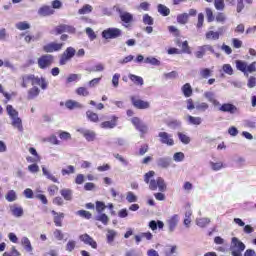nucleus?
<instances>
[{"instance_id":"6","label":"nucleus","mask_w":256,"mask_h":256,"mask_svg":"<svg viewBox=\"0 0 256 256\" xmlns=\"http://www.w3.org/2000/svg\"><path fill=\"white\" fill-rule=\"evenodd\" d=\"M123 32L119 28H107L102 31L103 39H117L121 37Z\"/></svg>"},{"instance_id":"64","label":"nucleus","mask_w":256,"mask_h":256,"mask_svg":"<svg viewBox=\"0 0 256 256\" xmlns=\"http://www.w3.org/2000/svg\"><path fill=\"white\" fill-rule=\"evenodd\" d=\"M59 137L63 141H69V139H71V134L69 132L62 131L60 132Z\"/></svg>"},{"instance_id":"14","label":"nucleus","mask_w":256,"mask_h":256,"mask_svg":"<svg viewBox=\"0 0 256 256\" xmlns=\"http://www.w3.org/2000/svg\"><path fill=\"white\" fill-rule=\"evenodd\" d=\"M57 35H61V33H70V35H74L77 33V29L74 26L62 24L56 27Z\"/></svg>"},{"instance_id":"35","label":"nucleus","mask_w":256,"mask_h":256,"mask_svg":"<svg viewBox=\"0 0 256 256\" xmlns=\"http://www.w3.org/2000/svg\"><path fill=\"white\" fill-rule=\"evenodd\" d=\"M86 116H87V119H89V121H92V123H98L99 122V115H97V113H95L91 110H88L86 112Z\"/></svg>"},{"instance_id":"19","label":"nucleus","mask_w":256,"mask_h":256,"mask_svg":"<svg viewBox=\"0 0 256 256\" xmlns=\"http://www.w3.org/2000/svg\"><path fill=\"white\" fill-rule=\"evenodd\" d=\"M219 111H222V113H230L231 115H235L238 109L231 103H224L220 106Z\"/></svg>"},{"instance_id":"48","label":"nucleus","mask_w":256,"mask_h":256,"mask_svg":"<svg viewBox=\"0 0 256 256\" xmlns=\"http://www.w3.org/2000/svg\"><path fill=\"white\" fill-rule=\"evenodd\" d=\"M256 72V62H252L250 65L246 66V77H249V73Z\"/></svg>"},{"instance_id":"44","label":"nucleus","mask_w":256,"mask_h":256,"mask_svg":"<svg viewBox=\"0 0 256 256\" xmlns=\"http://www.w3.org/2000/svg\"><path fill=\"white\" fill-rule=\"evenodd\" d=\"M93 11V6L86 4L81 9L78 10L79 15H87Z\"/></svg>"},{"instance_id":"36","label":"nucleus","mask_w":256,"mask_h":256,"mask_svg":"<svg viewBox=\"0 0 256 256\" xmlns=\"http://www.w3.org/2000/svg\"><path fill=\"white\" fill-rule=\"evenodd\" d=\"M187 121L189 125H201V123L203 122L201 117H193L191 115L187 116Z\"/></svg>"},{"instance_id":"50","label":"nucleus","mask_w":256,"mask_h":256,"mask_svg":"<svg viewBox=\"0 0 256 256\" xmlns=\"http://www.w3.org/2000/svg\"><path fill=\"white\" fill-rule=\"evenodd\" d=\"M76 215H79L80 217H83L84 219H91L92 215L91 212L87 210H79L76 212Z\"/></svg>"},{"instance_id":"40","label":"nucleus","mask_w":256,"mask_h":256,"mask_svg":"<svg viewBox=\"0 0 256 256\" xmlns=\"http://www.w3.org/2000/svg\"><path fill=\"white\" fill-rule=\"evenodd\" d=\"M209 223H211V219L209 218H197L196 219V225L198 227H207V225H209Z\"/></svg>"},{"instance_id":"12","label":"nucleus","mask_w":256,"mask_h":256,"mask_svg":"<svg viewBox=\"0 0 256 256\" xmlns=\"http://www.w3.org/2000/svg\"><path fill=\"white\" fill-rule=\"evenodd\" d=\"M121 21L125 24L124 26L127 27L130 23H133V14L129 12H125L120 8L116 9Z\"/></svg>"},{"instance_id":"61","label":"nucleus","mask_w":256,"mask_h":256,"mask_svg":"<svg viewBox=\"0 0 256 256\" xmlns=\"http://www.w3.org/2000/svg\"><path fill=\"white\" fill-rule=\"evenodd\" d=\"M77 79H81V75H79V74H70L67 77L66 82L67 83H73V81H77Z\"/></svg>"},{"instance_id":"58","label":"nucleus","mask_w":256,"mask_h":256,"mask_svg":"<svg viewBox=\"0 0 256 256\" xmlns=\"http://www.w3.org/2000/svg\"><path fill=\"white\" fill-rule=\"evenodd\" d=\"M104 209H107V206L105 205V203H103L101 201H97L96 202V211H97V213H103Z\"/></svg>"},{"instance_id":"23","label":"nucleus","mask_w":256,"mask_h":256,"mask_svg":"<svg viewBox=\"0 0 256 256\" xmlns=\"http://www.w3.org/2000/svg\"><path fill=\"white\" fill-rule=\"evenodd\" d=\"M116 237H117V231L109 228L106 229V241L109 245H112Z\"/></svg>"},{"instance_id":"15","label":"nucleus","mask_w":256,"mask_h":256,"mask_svg":"<svg viewBox=\"0 0 256 256\" xmlns=\"http://www.w3.org/2000/svg\"><path fill=\"white\" fill-rule=\"evenodd\" d=\"M78 133H81V135H83V137L86 139V141H95L97 134L95 133V131L89 130V129H85V128H79L77 129Z\"/></svg>"},{"instance_id":"10","label":"nucleus","mask_w":256,"mask_h":256,"mask_svg":"<svg viewBox=\"0 0 256 256\" xmlns=\"http://www.w3.org/2000/svg\"><path fill=\"white\" fill-rule=\"evenodd\" d=\"M207 51H209L210 53H215V49L213 48V46H211L209 44H205V45L198 47V50L194 53V55H195L196 59H203V57H205V53H207Z\"/></svg>"},{"instance_id":"33","label":"nucleus","mask_w":256,"mask_h":256,"mask_svg":"<svg viewBox=\"0 0 256 256\" xmlns=\"http://www.w3.org/2000/svg\"><path fill=\"white\" fill-rule=\"evenodd\" d=\"M177 23L179 25H187L189 23V14L188 13H182L177 16Z\"/></svg>"},{"instance_id":"11","label":"nucleus","mask_w":256,"mask_h":256,"mask_svg":"<svg viewBox=\"0 0 256 256\" xmlns=\"http://www.w3.org/2000/svg\"><path fill=\"white\" fill-rule=\"evenodd\" d=\"M158 137L163 145H168V147H173L175 145L173 136L167 132H159Z\"/></svg>"},{"instance_id":"21","label":"nucleus","mask_w":256,"mask_h":256,"mask_svg":"<svg viewBox=\"0 0 256 256\" xmlns=\"http://www.w3.org/2000/svg\"><path fill=\"white\" fill-rule=\"evenodd\" d=\"M52 215L54 216V224L56 227H63V219H65V214L63 212H56L55 210L51 211Z\"/></svg>"},{"instance_id":"45","label":"nucleus","mask_w":256,"mask_h":256,"mask_svg":"<svg viewBox=\"0 0 256 256\" xmlns=\"http://www.w3.org/2000/svg\"><path fill=\"white\" fill-rule=\"evenodd\" d=\"M144 63H147L149 65H156V66L161 65V61H159L155 57H147V58H145Z\"/></svg>"},{"instance_id":"60","label":"nucleus","mask_w":256,"mask_h":256,"mask_svg":"<svg viewBox=\"0 0 256 256\" xmlns=\"http://www.w3.org/2000/svg\"><path fill=\"white\" fill-rule=\"evenodd\" d=\"M53 235H54L55 239H57V241H63V237H65L63 232L59 229H56L53 232Z\"/></svg>"},{"instance_id":"51","label":"nucleus","mask_w":256,"mask_h":256,"mask_svg":"<svg viewBox=\"0 0 256 256\" xmlns=\"http://www.w3.org/2000/svg\"><path fill=\"white\" fill-rule=\"evenodd\" d=\"M76 93L77 95H80L82 97H88L89 95V90H87V88L85 87H79L77 90H76Z\"/></svg>"},{"instance_id":"18","label":"nucleus","mask_w":256,"mask_h":256,"mask_svg":"<svg viewBox=\"0 0 256 256\" xmlns=\"http://www.w3.org/2000/svg\"><path fill=\"white\" fill-rule=\"evenodd\" d=\"M80 241L85 243V245H90L92 249H97V242L89 236V234H82L79 236Z\"/></svg>"},{"instance_id":"62","label":"nucleus","mask_w":256,"mask_h":256,"mask_svg":"<svg viewBox=\"0 0 256 256\" xmlns=\"http://www.w3.org/2000/svg\"><path fill=\"white\" fill-rule=\"evenodd\" d=\"M247 87L249 89H253V87H256V78L255 76H250L247 82Z\"/></svg>"},{"instance_id":"8","label":"nucleus","mask_w":256,"mask_h":256,"mask_svg":"<svg viewBox=\"0 0 256 256\" xmlns=\"http://www.w3.org/2000/svg\"><path fill=\"white\" fill-rule=\"evenodd\" d=\"M131 123H132V125H134V127H136V129L139 132H141V137H143V135H145L149 132V127L147 126V124L142 122L138 117H133L131 119Z\"/></svg>"},{"instance_id":"20","label":"nucleus","mask_w":256,"mask_h":256,"mask_svg":"<svg viewBox=\"0 0 256 256\" xmlns=\"http://www.w3.org/2000/svg\"><path fill=\"white\" fill-rule=\"evenodd\" d=\"M119 118L117 116H112L111 121H105L100 124L101 129H115L117 127V121Z\"/></svg>"},{"instance_id":"5","label":"nucleus","mask_w":256,"mask_h":256,"mask_svg":"<svg viewBox=\"0 0 256 256\" xmlns=\"http://www.w3.org/2000/svg\"><path fill=\"white\" fill-rule=\"evenodd\" d=\"M226 31H227V27L222 26L218 28V31L210 30L206 32L205 37L207 41H219V38L221 37V35H223V33H225Z\"/></svg>"},{"instance_id":"53","label":"nucleus","mask_w":256,"mask_h":256,"mask_svg":"<svg viewBox=\"0 0 256 256\" xmlns=\"http://www.w3.org/2000/svg\"><path fill=\"white\" fill-rule=\"evenodd\" d=\"M173 159L177 162V163H181V161H183V159H185V154L183 152H176L173 155Z\"/></svg>"},{"instance_id":"57","label":"nucleus","mask_w":256,"mask_h":256,"mask_svg":"<svg viewBox=\"0 0 256 256\" xmlns=\"http://www.w3.org/2000/svg\"><path fill=\"white\" fill-rule=\"evenodd\" d=\"M204 21H205V15L203 13H199L198 22L196 24L197 29H201V27H203Z\"/></svg>"},{"instance_id":"1","label":"nucleus","mask_w":256,"mask_h":256,"mask_svg":"<svg viewBox=\"0 0 256 256\" xmlns=\"http://www.w3.org/2000/svg\"><path fill=\"white\" fill-rule=\"evenodd\" d=\"M155 177V171H149L144 175V181L149 185V189L151 191H157V189L163 193L167 191V184L165 183V179L162 177H158L156 180L153 179Z\"/></svg>"},{"instance_id":"52","label":"nucleus","mask_w":256,"mask_h":256,"mask_svg":"<svg viewBox=\"0 0 256 256\" xmlns=\"http://www.w3.org/2000/svg\"><path fill=\"white\" fill-rule=\"evenodd\" d=\"M126 200L128 203H137V196L133 192H128Z\"/></svg>"},{"instance_id":"16","label":"nucleus","mask_w":256,"mask_h":256,"mask_svg":"<svg viewBox=\"0 0 256 256\" xmlns=\"http://www.w3.org/2000/svg\"><path fill=\"white\" fill-rule=\"evenodd\" d=\"M63 43H55V42H51L45 46H43V51H45V53H53L55 51H61V49H63Z\"/></svg>"},{"instance_id":"56","label":"nucleus","mask_w":256,"mask_h":256,"mask_svg":"<svg viewBox=\"0 0 256 256\" xmlns=\"http://www.w3.org/2000/svg\"><path fill=\"white\" fill-rule=\"evenodd\" d=\"M76 245H77V242H75V240H69L68 243L66 244V251L71 253V251L75 249Z\"/></svg>"},{"instance_id":"47","label":"nucleus","mask_w":256,"mask_h":256,"mask_svg":"<svg viewBox=\"0 0 256 256\" xmlns=\"http://www.w3.org/2000/svg\"><path fill=\"white\" fill-rule=\"evenodd\" d=\"M214 6L217 11H223L225 9V0H214Z\"/></svg>"},{"instance_id":"22","label":"nucleus","mask_w":256,"mask_h":256,"mask_svg":"<svg viewBox=\"0 0 256 256\" xmlns=\"http://www.w3.org/2000/svg\"><path fill=\"white\" fill-rule=\"evenodd\" d=\"M55 13V10L51 8V6H43L38 10V15L41 17H47L49 15H53Z\"/></svg>"},{"instance_id":"4","label":"nucleus","mask_w":256,"mask_h":256,"mask_svg":"<svg viewBox=\"0 0 256 256\" xmlns=\"http://www.w3.org/2000/svg\"><path fill=\"white\" fill-rule=\"evenodd\" d=\"M230 251L232 256H243V251H245V245L240 241L239 238H232V245L230 247Z\"/></svg>"},{"instance_id":"38","label":"nucleus","mask_w":256,"mask_h":256,"mask_svg":"<svg viewBox=\"0 0 256 256\" xmlns=\"http://www.w3.org/2000/svg\"><path fill=\"white\" fill-rule=\"evenodd\" d=\"M15 27L19 31H27V29H31V24H29L27 21H23L16 23Z\"/></svg>"},{"instance_id":"41","label":"nucleus","mask_w":256,"mask_h":256,"mask_svg":"<svg viewBox=\"0 0 256 256\" xmlns=\"http://www.w3.org/2000/svg\"><path fill=\"white\" fill-rule=\"evenodd\" d=\"M96 221H100L103 225H109V216L105 213H100L96 216Z\"/></svg>"},{"instance_id":"39","label":"nucleus","mask_w":256,"mask_h":256,"mask_svg":"<svg viewBox=\"0 0 256 256\" xmlns=\"http://www.w3.org/2000/svg\"><path fill=\"white\" fill-rule=\"evenodd\" d=\"M42 173L45 177H47L50 181H53V183H59V180L47 170V168L42 167Z\"/></svg>"},{"instance_id":"46","label":"nucleus","mask_w":256,"mask_h":256,"mask_svg":"<svg viewBox=\"0 0 256 256\" xmlns=\"http://www.w3.org/2000/svg\"><path fill=\"white\" fill-rule=\"evenodd\" d=\"M6 201H9V203H13V201H17V194L15 193L14 190H10L6 194Z\"/></svg>"},{"instance_id":"59","label":"nucleus","mask_w":256,"mask_h":256,"mask_svg":"<svg viewBox=\"0 0 256 256\" xmlns=\"http://www.w3.org/2000/svg\"><path fill=\"white\" fill-rule=\"evenodd\" d=\"M86 34L88 35L89 39L91 41H95L97 39V35L95 34V31H93L91 28H86Z\"/></svg>"},{"instance_id":"25","label":"nucleus","mask_w":256,"mask_h":256,"mask_svg":"<svg viewBox=\"0 0 256 256\" xmlns=\"http://www.w3.org/2000/svg\"><path fill=\"white\" fill-rule=\"evenodd\" d=\"M39 93H41V90L37 86H33L28 90V96L27 99L31 101L32 99H35V97H39Z\"/></svg>"},{"instance_id":"32","label":"nucleus","mask_w":256,"mask_h":256,"mask_svg":"<svg viewBox=\"0 0 256 256\" xmlns=\"http://www.w3.org/2000/svg\"><path fill=\"white\" fill-rule=\"evenodd\" d=\"M128 77H129L130 81H132V83H134V85L143 86V84H144L143 77L137 76L135 74H129Z\"/></svg>"},{"instance_id":"27","label":"nucleus","mask_w":256,"mask_h":256,"mask_svg":"<svg viewBox=\"0 0 256 256\" xmlns=\"http://www.w3.org/2000/svg\"><path fill=\"white\" fill-rule=\"evenodd\" d=\"M60 195L65 199V201H73V190L71 189H62L60 190Z\"/></svg>"},{"instance_id":"49","label":"nucleus","mask_w":256,"mask_h":256,"mask_svg":"<svg viewBox=\"0 0 256 256\" xmlns=\"http://www.w3.org/2000/svg\"><path fill=\"white\" fill-rule=\"evenodd\" d=\"M61 173H62L63 176H65V175H72L73 173H75V166L69 165L67 167V169H62Z\"/></svg>"},{"instance_id":"9","label":"nucleus","mask_w":256,"mask_h":256,"mask_svg":"<svg viewBox=\"0 0 256 256\" xmlns=\"http://www.w3.org/2000/svg\"><path fill=\"white\" fill-rule=\"evenodd\" d=\"M53 61V55L45 54L38 59V67L40 69H47V67H51V65H53Z\"/></svg>"},{"instance_id":"2","label":"nucleus","mask_w":256,"mask_h":256,"mask_svg":"<svg viewBox=\"0 0 256 256\" xmlns=\"http://www.w3.org/2000/svg\"><path fill=\"white\" fill-rule=\"evenodd\" d=\"M31 83V85L33 87H35V85H39V87H41V89L45 90L47 89V87H49V82H47V79H45L44 77H35V75L33 74H26L24 76H22V87H24V89H27V87H29V84Z\"/></svg>"},{"instance_id":"54","label":"nucleus","mask_w":256,"mask_h":256,"mask_svg":"<svg viewBox=\"0 0 256 256\" xmlns=\"http://www.w3.org/2000/svg\"><path fill=\"white\" fill-rule=\"evenodd\" d=\"M206 17L208 23H212V21H215V16H213V10H211V8H206Z\"/></svg>"},{"instance_id":"31","label":"nucleus","mask_w":256,"mask_h":256,"mask_svg":"<svg viewBox=\"0 0 256 256\" xmlns=\"http://www.w3.org/2000/svg\"><path fill=\"white\" fill-rule=\"evenodd\" d=\"M21 245H23L25 251H27V253H31V251H33V246L31 245V241L29 240V238L27 237H23L21 239Z\"/></svg>"},{"instance_id":"26","label":"nucleus","mask_w":256,"mask_h":256,"mask_svg":"<svg viewBox=\"0 0 256 256\" xmlns=\"http://www.w3.org/2000/svg\"><path fill=\"white\" fill-rule=\"evenodd\" d=\"M65 107L67 109L73 110V109H83V105L75 100H68L65 103Z\"/></svg>"},{"instance_id":"17","label":"nucleus","mask_w":256,"mask_h":256,"mask_svg":"<svg viewBox=\"0 0 256 256\" xmlns=\"http://www.w3.org/2000/svg\"><path fill=\"white\" fill-rule=\"evenodd\" d=\"M131 102L136 109H149V107H151V104H149V102L141 99H136L135 96L131 97Z\"/></svg>"},{"instance_id":"34","label":"nucleus","mask_w":256,"mask_h":256,"mask_svg":"<svg viewBox=\"0 0 256 256\" xmlns=\"http://www.w3.org/2000/svg\"><path fill=\"white\" fill-rule=\"evenodd\" d=\"M177 135H178V139L184 145H189V143H191V138L189 136H187V134H185L183 132H178Z\"/></svg>"},{"instance_id":"29","label":"nucleus","mask_w":256,"mask_h":256,"mask_svg":"<svg viewBox=\"0 0 256 256\" xmlns=\"http://www.w3.org/2000/svg\"><path fill=\"white\" fill-rule=\"evenodd\" d=\"M181 91L184 95V97H191L193 95V88L191 87V84L186 83L182 86Z\"/></svg>"},{"instance_id":"63","label":"nucleus","mask_w":256,"mask_h":256,"mask_svg":"<svg viewBox=\"0 0 256 256\" xmlns=\"http://www.w3.org/2000/svg\"><path fill=\"white\" fill-rule=\"evenodd\" d=\"M222 69L227 75H233V67L230 64H224Z\"/></svg>"},{"instance_id":"55","label":"nucleus","mask_w":256,"mask_h":256,"mask_svg":"<svg viewBox=\"0 0 256 256\" xmlns=\"http://www.w3.org/2000/svg\"><path fill=\"white\" fill-rule=\"evenodd\" d=\"M143 23L144 25H153L154 23L153 17L149 16V14H144Z\"/></svg>"},{"instance_id":"7","label":"nucleus","mask_w":256,"mask_h":256,"mask_svg":"<svg viewBox=\"0 0 256 256\" xmlns=\"http://www.w3.org/2000/svg\"><path fill=\"white\" fill-rule=\"evenodd\" d=\"M75 53H77V51L75 50V48L73 47H68L62 54L61 58H60V65H67V63L69 61H71V59H73L75 57Z\"/></svg>"},{"instance_id":"28","label":"nucleus","mask_w":256,"mask_h":256,"mask_svg":"<svg viewBox=\"0 0 256 256\" xmlns=\"http://www.w3.org/2000/svg\"><path fill=\"white\" fill-rule=\"evenodd\" d=\"M10 211L14 217H23V207L13 205L10 207Z\"/></svg>"},{"instance_id":"13","label":"nucleus","mask_w":256,"mask_h":256,"mask_svg":"<svg viewBox=\"0 0 256 256\" xmlns=\"http://www.w3.org/2000/svg\"><path fill=\"white\" fill-rule=\"evenodd\" d=\"M166 225L168 227L169 233H173L175 229H177V225H179V215L174 214L170 218L166 220Z\"/></svg>"},{"instance_id":"30","label":"nucleus","mask_w":256,"mask_h":256,"mask_svg":"<svg viewBox=\"0 0 256 256\" xmlns=\"http://www.w3.org/2000/svg\"><path fill=\"white\" fill-rule=\"evenodd\" d=\"M236 69L247 75V62L243 60H236Z\"/></svg>"},{"instance_id":"3","label":"nucleus","mask_w":256,"mask_h":256,"mask_svg":"<svg viewBox=\"0 0 256 256\" xmlns=\"http://www.w3.org/2000/svg\"><path fill=\"white\" fill-rule=\"evenodd\" d=\"M6 111L10 119L12 120V127L20 131V133H23V120L19 118V112L11 105L6 106Z\"/></svg>"},{"instance_id":"43","label":"nucleus","mask_w":256,"mask_h":256,"mask_svg":"<svg viewBox=\"0 0 256 256\" xmlns=\"http://www.w3.org/2000/svg\"><path fill=\"white\" fill-rule=\"evenodd\" d=\"M191 215H193V211L191 209L185 212L184 225L189 229V225H191Z\"/></svg>"},{"instance_id":"24","label":"nucleus","mask_w":256,"mask_h":256,"mask_svg":"<svg viewBox=\"0 0 256 256\" xmlns=\"http://www.w3.org/2000/svg\"><path fill=\"white\" fill-rule=\"evenodd\" d=\"M157 165L161 169H167V167H170V165H171V158H169V157L158 158Z\"/></svg>"},{"instance_id":"42","label":"nucleus","mask_w":256,"mask_h":256,"mask_svg":"<svg viewBox=\"0 0 256 256\" xmlns=\"http://www.w3.org/2000/svg\"><path fill=\"white\" fill-rule=\"evenodd\" d=\"M212 74L213 71H211V69L209 68L200 69V77H202V79H209V77H211Z\"/></svg>"},{"instance_id":"37","label":"nucleus","mask_w":256,"mask_h":256,"mask_svg":"<svg viewBox=\"0 0 256 256\" xmlns=\"http://www.w3.org/2000/svg\"><path fill=\"white\" fill-rule=\"evenodd\" d=\"M158 13H160V15H163V17H168V15L171 13V10L163 4H159Z\"/></svg>"}]
</instances>
